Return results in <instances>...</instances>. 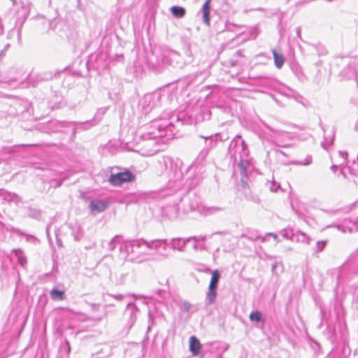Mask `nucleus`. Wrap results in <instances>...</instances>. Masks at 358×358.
Here are the masks:
<instances>
[{
    "mask_svg": "<svg viewBox=\"0 0 358 358\" xmlns=\"http://www.w3.org/2000/svg\"><path fill=\"white\" fill-rule=\"evenodd\" d=\"M135 176L130 171L112 174L109 178V182L113 185H121L124 182H131Z\"/></svg>",
    "mask_w": 358,
    "mask_h": 358,
    "instance_id": "nucleus-1",
    "label": "nucleus"
},
{
    "mask_svg": "<svg viewBox=\"0 0 358 358\" xmlns=\"http://www.w3.org/2000/svg\"><path fill=\"white\" fill-rule=\"evenodd\" d=\"M220 278V274L218 270H215L212 273V276L208 287V298L210 302H213L217 295L216 288L219 280Z\"/></svg>",
    "mask_w": 358,
    "mask_h": 358,
    "instance_id": "nucleus-2",
    "label": "nucleus"
},
{
    "mask_svg": "<svg viewBox=\"0 0 358 358\" xmlns=\"http://www.w3.org/2000/svg\"><path fill=\"white\" fill-rule=\"evenodd\" d=\"M201 348L200 341L195 336H191L189 338V350L192 355L194 356L198 355Z\"/></svg>",
    "mask_w": 358,
    "mask_h": 358,
    "instance_id": "nucleus-3",
    "label": "nucleus"
},
{
    "mask_svg": "<svg viewBox=\"0 0 358 358\" xmlns=\"http://www.w3.org/2000/svg\"><path fill=\"white\" fill-rule=\"evenodd\" d=\"M210 1L211 0H207L202 7L203 19L207 25H210Z\"/></svg>",
    "mask_w": 358,
    "mask_h": 358,
    "instance_id": "nucleus-4",
    "label": "nucleus"
},
{
    "mask_svg": "<svg viewBox=\"0 0 358 358\" xmlns=\"http://www.w3.org/2000/svg\"><path fill=\"white\" fill-rule=\"evenodd\" d=\"M107 205L106 203L102 201H92L90 202V207L92 212H101L103 211Z\"/></svg>",
    "mask_w": 358,
    "mask_h": 358,
    "instance_id": "nucleus-5",
    "label": "nucleus"
},
{
    "mask_svg": "<svg viewBox=\"0 0 358 358\" xmlns=\"http://www.w3.org/2000/svg\"><path fill=\"white\" fill-rule=\"evenodd\" d=\"M272 52L275 65L278 69H280L285 62L284 55L282 53L278 52L276 50H273Z\"/></svg>",
    "mask_w": 358,
    "mask_h": 358,
    "instance_id": "nucleus-6",
    "label": "nucleus"
},
{
    "mask_svg": "<svg viewBox=\"0 0 358 358\" xmlns=\"http://www.w3.org/2000/svg\"><path fill=\"white\" fill-rule=\"evenodd\" d=\"M171 10L172 15L176 17H182L186 13L185 9L180 6H173Z\"/></svg>",
    "mask_w": 358,
    "mask_h": 358,
    "instance_id": "nucleus-7",
    "label": "nucleus"
},
{
    "mask_svg": "<svg viewBox=\"0 0 358 358\" xmlns=\"http://www.w3.org/2000/svg\"><path fill=\"white\" fill-rule=\"evenodd\" d=\"M64 292L62 290H59L56 289H53L50 292V296L53 300H63L64 299Z\"/></svg>",
    "mask_w": 358,
    "mask_h": 358,
    "instance_id": "nucleus-8",
    "label": "nucleus"
},
{
    "mask_svg": "<svg viewBox=\"0 0 358 358\" xmlns=\"http://www.w3.org/2000/svg\"><path fill=\"white\" fill-rule=\"evenodd\" d=\"M249 317L251 321L260 322L262 320V313L259 311L252 312Z\"/></svg>",
    "mask_w": 358,
    "mask_h": 358,
    "instance_id": "nucleus-9",
    "label": "nucleus"
}]
</instances>
